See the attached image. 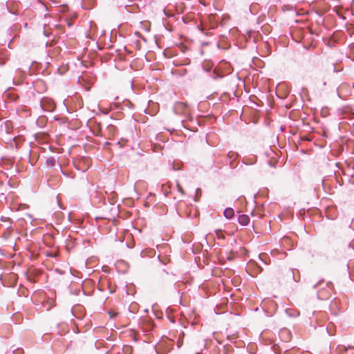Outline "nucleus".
Listing matches in <instances>:
<instances>
[{"instance_id":"obj_1","label":"nucleus","mask_w":354,"mask_h":354,"mask_svg":"<svg viewBox=\"0 0 354 354\" xmlns=\"http://www.w3.org/2000/svg\"><path fill=\"white\" fill-rule=\"evenodd\" d=\"M326 286L327 289L326 290H319L317 292V296L321 299H328L333 289V285L331 283H328Z\"/></svg>"},{"instance_id":"obj_2","label":"nucleus","mask_w":354,"mask_h":354,"mask_svg":"<svg viewBox=\"0 0 354 354\" xmlns=\"http://www.w3.org/2000/svg\"><path fill=\"white\" fill-rule=\"evenodd\" d=\"M1 221L4 223V224L0 223V234H3L5 230L11 227V222L9 218L1 217Z\"/></svg>"},{"instance_id":"obj_3","label":"nucleus","mask_w":354,"mask_h":354,"mask_svg":"<svg viewBox=\"0 0 354 354\" xmlns=\"http://www.w3.org/2000/svg\"><path fill=\"white\" fill-rule=\"evenodd\" d=\"M238 222L241 225H247L250 222V218L246 214H241L238 217Z\"/></svg>"},{"instance_id":"obj_4","label":"nucleus","mask_w":354,"mask_h":354,"mask_svg":"<svg viewBox=\"0 0 354 354\" xmlns=\"http://www.w3.org/2000/svg\"><path fill=\"white\" fill-rule=\"evenodd\" d=\"M224 216L227 219H231L234 214V209L231 207H227L224 210Z\"/></svg>"},{"instance_id":"obj_5","label":"nucleus","mask_w":354,"mask_h":354,"mask_svg":"<svg viewBox=\"0 0 354 354\" xmlns=\"http://www.w3.org/2000/svg\"><path fill=\"white\" fill-rule=\"evenodd\" d=\"M176 187H177V189L178 191L182 194V195H185V191L183 189V188L182 187V186L180 185V184L179 183V182H176Z\"/></svg>"},{"instance_id":"obj_6","label":"nucleus","mask_w":354,"mask_h":354,"mask_svg":"<svg viewBox=\"0 0 354 354\" xmlns=\"http://www.w3.org/2000/svg\"><path fill=\"white\" fill-rule=\"evenodd\" d=\"M199 192H201V189H200L199 188H198V189H196V194H198Z\"/></svg>"},{"instance_id":"obj_7","label":"nucleus","mask_w":354,"mask_h":354,"mask_svg":"<svg viewBox=\"0 0 354 354\" xmlns=\"http://www.w3.org/2000/svg\"><path fill=\"white\" fill-rule=\"evenodd\" d=\"M290 274L292 275V279H294V278H295V276H294V274H293V272H290Z\"/></svg>"},{"instance_id":"obj_8","label":"nucleus","mask_w":354,"mask_h":354,"mask_svg":"<svg viewBox=\"0 0 354 354\" xmlns=\"http://www.w3.org/2000/svg\"><path fill=\"white\" fill-rule=\"evenodd\" d=\"M319 284H321V283H320V282H319V283H318V284L315 285V286H314V287H315V288H316V287H317L318 285H319Z\"/></svg>"}]
</instances>
